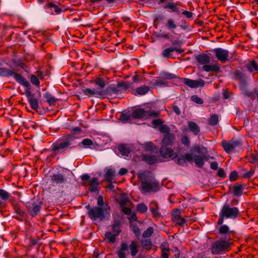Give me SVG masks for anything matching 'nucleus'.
<instances>
[{
  "label": "nucleus",
  "mask_w": 258,
  "mask_h": 258,
  "mask_svg": "<svg viewBox=\"0 0 258 258\" xmlns=\"http://www.w3.org/2000/svg\"><path fill=\"white\" fill-rule=\"evenodd\" d=\"M202 68L205 71L207 72H218L220 70L219 67L216 64H212V65L206 64L205 65L203 66Z\"/></svg>",
  "instance_id": "393cba45"
},
{
  "label": "nucleus",
  "mask_w": 258,
  "mask_h": 258,
  "mask_svg": "<svg viewBox=\"0 0 258 258\" xmlns=\"http://www.w3.org/2000/svg\"><path fill=\"white\" fill-rule=\"evenodd\" d=\"M141 188L145 192H156L158 190L159 186L158 182L155 180L143 179Z\"/></svg>",
  "instance_id": "423d86ee"
},
{
  "label": "nucleus",
  "mask_w": 258,
  "mask_h": 258,
  "mask_svg": "<svg viewBox=\"0 0 258 258\" xmlns=\"http://www.w3.org/2000/svg\"><path fill=\"white\" fill-rule=\"evenodd\" d=\"M81 144L87 148L93 145V142L91 139L87 138L83 140L80 145Z\"/></svg>",
  "instance_id": "de8ad7c7"
},
{
  "label": "nucleus",
  "mask_w": 258,
  "mask_h": 258,
  "mask_svg": "<svg viewBox=\"0 0 258 258\" xmlns=\"http://www.w3.org/2000/svg\"><path fill=\"white\" fill-rule=\"evenodd\" d=\"M129 84L126 83H119L117 85V87L115 88L114 90L116 92L120 91H125L128 89Z\"/></svg>",
  "instance_id": "79ce46f5"
},
{
  "label": "nucleus",
  "mask_w": 258,
  "mask_h": 258,
  "mask_svg": "<svg viewBox=\"0 0 258 258\" xmlns=\"http://www.w3.org/2000/svg\"><path fill=\"white\" fill-rule=\"evenodd\" d=\"M51 180L54 184H61L66 182V178L60 173H56L53 174L51 176Z\"/></svg>",
  "instance_id": "f3484780"
},
{
  "label": "nucleus",
  "mask_w": 258,
  "mask_h": 258,
  "mask_svg": "<svg viewBox=\"0 0 258 258\" xmlns=\"http://www.w3.org/2000/svg\"><path fill=\"white\" fill-rule=\"evenodd\" d=\"M153 228L151 227H149L143 233V237L144 238H147L150 237L153 233Z\"/></svg>",
  "instance_id": "3c124183"
},
{
  "label": "nucleus",
  "mask_w": 258,
  "mask_h": 258,
  "mask_svg": "<svg viewBox=\"0 0 258 258\" xmlns=\"http://www.w3.org/2000/svg\"><path fill=\"white\" fill-rule=\"evenodd\" d=\"M26 206L31 214L34 216L39 212L41 208V203L38 200L31 199L26 204Z\"/></svg>",
  "instance_id": "6e6552de"
},
{
  "label": "nucleus",
  "mask_w": 258,
  "mask_h": 258,
  "mask_svg": "<svg viewBox=\"0 0 258 258\" xmlns=\"http://www.w3.org/2000/svg\"><path fill=\"white\" fill-rule=\"evenodd\" d=\"M236 76L238 77L240 82L239 86L241 88H244L246 86V77L245 75L241 72L236 73Z\"/></svg>",
  "instance_id": "bb28decb"
},
{
  "label": "nucleus",
  "mask_w": 258,
  "mask_h": 258,
  "mask_svg": "<svg viewBox=\"0 0 258 258\" xmlns=\"http://www.w3.org/2000/svg\"><path fill=\"white\" fill-rule=\"evenodd\" d=\"M230 232L229 227L226 225L221 226L219 229V232L221 234L227 235Z\"/></svg>",
  "instance_id": "37998d69"
},
{
  "label": "nucleus",
  "mask_w": 258,
  "mask_h": 258,
  "mask_svg": "<svg viewBox=\"0 0 258 258\" xmlns=\"http://www.w3.org/2000/svg\"><path fill=\"white\" fill-rule=\"evenodd\" d=\"M187 123L190 130L195 135H197L200 131V127L194 122L188 121Z\"/></svg>",
  "instance_id": "cd10ccee"
},
{
  "label": "nucleus",
  "mask_w": 258,
  "mask_h": 258,
  "mask_svg": "<svg viewBox=\"0 0 258 258\" xmlns=\"http://www.w3.org/2000/svg\"><path fill=\"white\" fill-rule=\"evenodd\" d=\"M73 138L72 136H68L58 141L52 146V150L56 154H62L72 145Z\"/></svg>",
  "instance_id": "20e7f679"
},
{
  "label": "nucleus",
  "mask_w": 258,
  "mask_h": 258,
  "mask_svg": "<svg viewBox=\"0 0 258 258\" xmlns=\"http://www.w3.org/2000/svg\"><path fill=\"white\" fill-rule=\"evenodd\" d=\"M10 198V194L2 189H0V206L5 204V202Z\"/></svg>",
  "instance_id": "5701e85b"
},
{
  "label": "nucleus",
  "mask_w": 258,
  "mask_h": 258,
  "mask_svg": "<svg viewBox=\"0 0 258 258\" xmlns=\"http://www.w3.org/2000/svg\"><path fill=\"white\" fill-rule=\"evenodd\" d=\"M181 212L179 209H175L172 212V220L174 222L180 217Z\"/></svg>",
  "instance_id": "c03bdc74"
},
{
  "label": "nucleus",
  "mask_w": 258,
  "mask_h": 258,
  "mask_svg": "<svg viewBox=\"0 0 258 258\" xmlns=\"http://www.w3.org/2000/svg\"><path fill=\"white\" fill-rule=\"evenodd\" d=\"M185 222V219L183 218H181V217H180L177 221L174 222L176 224L180 226H183Z\"/></svg>",
  "instance_id": "0e129e2a"
},
{
  "label": "nucleus",
  "mask_w": 258,
  "mask_h": 258,
  "mask_svg": "<svg viewBox=\"0 0 258 258\" xmlns=\"http://www.w3.org/2000/svg\"><path fill=\"white\" fill-rule=\"evenodd\" d=\"M213 157H210L209 155H194V160L195 164L200 167H202L205 163V160H208L210 158L212 159Z\"/></svg>",
  "instance_id": "4468645a"
},
{
  "label": "nucleus",
  "mask_w": 258,
  "mask_h": 258,
  "mask_svg": "<svg viewBox=\"0 0 258 258\" xmlns=\"http://www.w3.org/2000/svg\"><path fill=\"white\" fill-rule=\"evenodd\" d=\"M182 14L187 18H192L193 17V13L188 11H183Z\"/></svg>",
  "instance_id": "774afa93"
},
{
  "label": "nucleus",
  "mask_w": 258,
  "mask_h": 258,
  "mask_svg": "<svg viewBox=\"0 0 258 258\" xmlns=\"http://www.w3.org/2000/svg\"><path fill=\"white\" fill-rule=\"evenodd\" d=\"M120 222L119 221H115L112 225V229L113 232L116 235H118L120 232Z\"/></svg>",
  "instance_id": "a19ab883"
},
{
  "label": "nucleus",
  "mask_w": 258,
  "mask_h": 258,
  "mask_svg": "<svg viewBox=\"0 0 258 258\" xmlns=\"http://www.w3.org/2000/svg\"><path fill=\"white\" fill-rule=\"evenodd\" d=\"M119 204L121 207L128 206L131 204L130 200L125 195H122L119 202Z\"/></svg>",
  "instance_id": "c9c22d12"
},
{
  "label": "nucleus",
  "mask_w": 258,
  "mask_h": 258,
  "mask_svg": "<svg viewBox=\"0 0 258 258\" xmlns=\"http://www.w3.org/2000/svg\"><path fill=\"white\" fill-rule=\"evenodd\" d=\"M159 151L161 156L165 158H172L174 155L173 150L167 146H162Z\"/></svg>",
  "instance_id": "2eb2a0df"
},
{
  "label": "nucleus",
  "mask_w": 258,
  "mask_h": 258,
  "mask_svg": "<svg viewBox=\"0 0 258 258\" xmlns=\"http://www.w3.org/2000/svg\"><path fill=\"white\" fill-rule=\"evenodd\" d=\"M174 51L173 47H170L164 50L162 52V55L165 58H169L171 53Z\"/></svg>",
  "instance_id": "a18cd8bd"
},
{
  "label": "nucleus",
  "mask_w": 258,
  "mask_h": 258,
  "mask_svg": "<svg viewBox=\"0 0 258 258\" xmlns=\"http://www.w3.org/2000/svg\"><path fill=\"white\" fill-rule=\"evenodd\" d=\"M45 9L46 12L51 15L58 14L61 12V9L52 3H49L45 6Z\"/></svg>",
  "instance_id": "6ab92c4d"
},
{
  "label": "nucleus",
  "mask_w": 258,
  "mask_h": 258,
  "mask_svg": "<svg viewBox=\"0 0 258 258\" xmlns=\"http://www.w3.org/2000/svg\"><path fill=\"white\" fill-rule=\"evenodd\" d=\"M159 114V111H156L151 109L145 110L143 108H137L133 111L132 116L134 118L137 119H147L150 117H156Z\"/></svg>",
  "instance_id": "39448f33"
},
{
  "label": "nucleus",
  "mask_w": 258,
  "mask_h": 258,
  "mask_svg": "<svg viewBox=\"0 0 258 258\" xmlns=\"http://www.w3.org/2000/svg\"><path fill=\"white\" fill-rule=\"evenodd\" d=\"M95 84L99 86L101 88H103L105 87L104 81L101 78H98L95 81Z\"/></svg>",
  "instance_id": "4d7b16f0"
},
{
  "label": "nucleus",
  "mask_w": 258,
  "mask_h": 258,
  "mask_svg": "<svg viewBox=\"0 0 258 258\" xmlns=\"http://www.w3.org/2000/svg\"><path fill=\"white\" fill-rule=\"evenodd\" d=\"M165 9H169L172 12L178 13L180 11V8L178 4L176 3H170L165 5Z\"/></svg>",
  "instance_id": "a878e982"
},
{
  "label": "nucleus",
  "mask_w": 258,
  "mask_h": 258,
  "mask_svg": "<svg viewBox=\"0 0 258 258\" xmlns=\"http://www.w3.org/2000/svg\"><path fill=\"white\" fill-rule=\"evenodd\" d=\"M30 81L31 83L34 85H35L36 86H39L40 85V82L39 81V79L36 76L34 75L31 76Z\"/></svg>",
  "instance_id": "603ef678"
},
{
  "label": "nucleus",
  "mask_w": 258,
  "mask_h": 258,
  "mask_svg": "<svg viewBox=\"0 0 258 258\" xmlns=\"http://www.w3.org/2000/svg\"><path fill=\"white\" fill-rule=\"evenodd\" d=\"M159 205L156 202L152 201L150 204V210L154 218H157L160 216L161 214L159 212Z\"/></svg>",
  "instance_id": "aec40b11"
},
{
  "label": "nucleus",
  "mask_w": 258,
  "mask_h": 258,
  "mask_svg": "<svg viewBox=\"0 0 258 258\" xmlns=\"http://www.w3.org/2000/svg\"><path fill=\"white\" fill-rule=\"evenodd\" d=\"M213 51L215 53L216 58L221 62H225L228 58L229 51L221 48H216Z\"/></svg>",
  "instance_id": "1a4fd4ad"
},
{
  "label": "nucleus",
  "mask_w": 258,
  "mask_h": 258,
  "mask_svg": "<svg viewBox=\"0 0 258 258\" xmlns=\"http://www.w3.org/2000/svg\"><path fill=\"white\" fill-rule=\"evenodd\" d=\"M231 244V243L224 240L218 241L212 245V253L219 254L223 251L227 250Z\"/></svg>",
  "instance_id": "0eeeda50"
},
{
  "label": "nucleus",
  "mask_w": 258,
  "mask_h": 258,
  "mask_svg": "<svg viewBox=\"0 0 258 258\" xmlns=\"http://www.w3.org/2000/svg\"><path fill=\"white\" fill-rule=\"evenodd\" d=\"M143 160L149 164H153L157 161V158L154 155L144 154Z\"/></svg>",
  "instance_id": "c756f323"
},
{
  "label": "nucleus",
  "mask_w": 258,
  "mask_h": 258,
  "mask_svg": "<svg viewBox=\"0 0 258 258\" xmlns=\"http://www.w3.org/2000/svg\"><path fill=\"white\" fill-rule=\"evenodd\" d=\"M118 150L122 156H127L131 153L130 147L125 145H121L118 147Z\"/></svg>",
  "instance_id": "c85d7f7f"
},
{
  "label": "nucleus",
  "mask_w": 258,
  "mask_h": 258,
  "mask_svg": "<svg viewBox=\"0 0 258 258\" xmlns=\"http://www.w3.org/2000/svg\"><path fill=\"white\" fill-rule=\"evenodd\" d=\"M14 74V70H10L8 68H0V76L3 77H11Z\"/></svg>",
  "instance_id": "7c9ffc66"
},
{
  "label": "nucleus",
  "mask_w": 258,
  "mask_h": 258,
  "mask_svg": "<svg viewBox=\"0 0 258 258\" xmlns=\"http://www.w3.org/2000/svg\"><path fill=\"white\" fill-rule=\"evenodd\" d=\"M254 174V171L250 170L243 174L242 177L245 178H248L251 177Z\"/></svg>",
  "instance_id": "69168bd1"
},
{
  "label": "nucleus",
  "mask_w": 258,
  "mask_h": 258,
  "mask_svg": "<svg viewBox=\"0 0 258 258\" xmlns=\"http://www.w3.org/2000/svg\"><path fill=\"white\" fill-rule=\"evenodd\" d=\"M44 97L50 105H53L56 101V99L48 93L44 94Z\"/></svg>",
  "instance_id": "58836bf2"
},
{
  "label": "nucleus",
  "mask_w": 258,
  "mask_h": 258,
  "mask_svg": "<svg viewBox=\"0 0 258 258\" xmlns=\"http://www.w3.org/2000/svg\"><path fill=\"white\" fill-rule=\"evenodd\" d=\"M115 175V171L112 168H107L106 169L105 173V179L110 182L113 179Z\"/></svg>",
  "instance_id": "2f4dec72"
},
{
  "label": "nucleus",
  "mask_w": 258,
  "mask_h": 258,
  "mask_svg": "<svg viewBox=\"0 0 258 258\" xmlns=\"http://www.w3.org/2000/svg\"><path fill=\"white\" fill-rule=\"evenodd\" d=\"M15 80L20 84L26 87V89H30V85L29 83L21 75L15 73L14 71L13 76Z\"/></svg>",
  "instance_id": "dca6fc26"
},
{
  "label": "nucleus",
  "mask_w": 258,
  "mask_h": 258,
  "mask_svg": "<svg viewBox=\"0 0 258 258\" xmlns=\"http://www.w3.org/2000/svg\"><path fill=\"white\" fill-rule=\"evenodd\" d=\"M194 150L196 153L202 155H209L207 148L204 146H196L194 147Z\"/></svg>",
  "instance_id": "72a5a7b5"
},
{
  "label": "nucleus",
  "mask_w": 258,
  "mask_h": 258,
  "mask_svg": "<svg viewBox=\"0 0 258 258\" xmlns=\"http://www.w3.org/2000/svg\"><path fill=\"white\" fill-rule=\"evenodd\" d=\"M159 131L160 132H161L162 133H164L165 134H170L169 133L170 129H169V127H168L166 125H162L160 127Z\"/></svg>",
  "instance_id": "6e6d98bb"
},
{
  "label": "nucleus",
  "mask_w": 258,
  "mask_h": 258,
  "mask_svg": "<svg viewBox=\"0 0 258 258\" xmlns=\"http://www.w3.org/2000/svg\"><path fill=\"white\" fill-rule=\"evenodd\" d=\"M143 146L144 149L147 151H150L153 149V145L151 142H146Z\"/></svg>",
  "instance_id": "bf43d9fd"
},
{
  "label": "nucleus",
  "mask_w": 258,
  "mask_h": 258,
  "mask_svg": "<svg viewBox=\"0 0 258 258\" xmlns=\"http://www.w3.org/2000/svg\"><path fill=\"white\" fill-rule=\"evenodd\" d=\"M183 82L184 84L192 88L203 87L205 84L204 81L202 80L197 81L187 78L183 79Z\"/></svg>",
  "instance_id": "ddd939ff"
},
{
  "label": "nucleus",
  "mask_w": 258,
  "mask_h": 258,
  "mask_svg": "<svg viewBox=\"0 0 258 258\" xmlns=\"http://www.w3.org/2000/svg\"><path fill=\"white\" fill-rule=\"evenodd\" d=\"M175 139V135L173 134H164L161 142L162 146H168L171 145Z\"/></svg>",
  "instance_id": "a211bd4d"
},
{
  "label": "nucleus",
  "mask_w": 258,
  "mask_h": 258,
  "mask_svg": "<svg viewBox=\"0 0 258 258\" xmlns=\"http://www.w3.org/2000/svg\"><path fill=\"white\" fill-rule=\"evenodd\" d=\"M181 143L187 146H188L190 144V141L188 138L185 136H182L181 138Z\"/></svg>",
  "instance_id": "13d9d810"
},
{
  "label": "nucleus",
  "mask_w": 258,
  "mask_h": 258,
  "mask_svg": "<svg viewBox=\"0 0 258 258\" xmlns=\"http://www.w3.org/2000/svg\"><path fill=\"white\" fill-rule=\"evenodd\" d=\"M138 243L136 241H132L129 245L126 242H122L116 253L118 258H126L128 249L130 248L131 255L135 256L138 252Z\"/></svg>",
  "instance_id": "7ed1b4c3"
},
{
  "label": "nucleus",
  "mask_w": 258,
  "mask_h": 258,
  "mask_svg": "<svg viewBox=\"0 0 258 258\" xmlns=\"http://www.w3.org/2000/svg\"><path fill=\"white\" fill-rule=\"evenodd\" d=\"M83 92L85 95H87L89 96H93L98 94L97 91L89 88H87L86 89L83 90Z\"/></svg>",
  "instance_id": "8fccbe9b"
},
{
  "label": "nucleus",
  "mask_w": 258,
  "mask_h": 258,
  "mask_svg": "<svg viewBox=\"0 0 258 258\" xmlns=\"http://www.w3.org/2000/svg\"><path fill=\"white\" fill-rule=\"evenodd\" d=\"M169 249L164 248L162 250L161 258H168L169 256Z\"/></svg>",
  "instance_id": "338daca9"
},
{
  "label": "nucleus",
  "mask_w": 258,
  "mask_h": 258,
  "mask_svg": "<svg viewBox=\"0 0 258 258\" xmlns=\"http://www.w3.org/2000/svg\"><path fill=\"white\" fill-rule=\"evenodd\" d=\"M99 184L98 179L97 177L92 178L89 181V189L91 192H95L98 190V185Z\"/></svg>",
  "instance_id": "4be33fe9"
},
{
  "label": "nucleus",
  "mask_w": 258,
  "mask_h": 258,
  "mask_svg": "<svg viewBox=\"0 0 258 258\" xmlns=\"http://www.w3.org/2000/svg\"><path fill=\"white\" fill-rule=\"evenodd\" d=\"M240 144L239 141L231 140L229 141L222 142V145L225 151L227 153L231 152L235 148Z\"/></svg>",
  "instance_id": "9b49d317"
},
{
  "label": "nucleus",
  "mask_w": 258,
  "mask_h": 258,
  "mask_svg": "<svg viewBox=\"0 0 258 258\" xmlns=\"http://www.w3.org/2000/svg\"><path fill=\"white\" fill-rule=\"evenodd\" d=\"M191 99L192 101L199 104H202L203 103V100L197 95L192 96L191 97Z\"/></svg>",
  "instance_id": "5fc2aeb1"
},
{
  "label": "nucleus",
  "mask_w": 258,
  "mask_h": 258,
  "mask_svg": "<svg viewBox=\"0 0 258 258\" xmlns=\"http://www.w3.org/2000/svg\"><path fill=\"white\" fill-rule=\"evenodd\" d=\"M164 26L172 34H175V31L177 29L179 25L174 19L172 18H169L166 20Z\"/></svg>",
  "instance_id": "f8f14e48"
},
{
  "label": "nucleus",
  "mask_w": 258,
  "mask_h": 258,
  "mask_svg": "<svg viewBox=\"0 0 258 258\" xmlns=\"http://www.w3.org/2000/svg\"><path fill=\"white\" fill-rule=\"evenodd\" d=\"M160 33L156 35V36L159 38H164L166 39H168L170 38V34L169 33H162V30H160Z\"/></svg>",
  "instance_id": "864d4df0"
},
{
  "label": "nucleus",
  "mask_w": 258,
  "mask_h": 258,
  "mask_svg": "<svg viewBox=\"0 0 258 258\" xmlns=\"http://www.w3.org/2000/svg\"><path fill=\"white\" fill-rule=\"evenodd\" d=\"M244 186L242 184H235L233 186V195L237 197H239L241 195Z\"/></svg>",
  "instance_id": "b1692460"
},
{
  "label": "nucleus",
  "mask_w": 258,
  "mask_h": 258,
  "mask_svg": "<svg viewBox=\"0 0 258 258\" xmlns=\"http://www.w3.org/2000/svg\"><path fill=\"white\" fill-rule=\"evenodd\" d=\"M136 209L140 213H145L148 210V207L144 203H141L137 205Z\"/></svg>",
  "instance_id": "4c0bfd02"
},
{
  "label": "nucleus",
  "mask_w": 258,
  "mask_h": 258,
  "mask_svg": "<svg viewBox=\"0 0 258 258\" xmlns=\"http://www.w3.org/2000/svg\"><path fill=\"white\" fill-rule=\"evenodd\" d=\"M238 174L236 171H233L229 175V179L231 181H235L237 179Z\"/></svg>",
  "instance_id": "e2e57ef3"
},
{
  "label": "nucleus",
  "mask_w": 258,
  "mask_h": 258,
  "mask_svg": "<svg viewBox=\"0 0 258 258\" xmlns=\"http://www.w3.org/2000/svg\"><path fill=\"white\" fill-rule=\"evenodd\" d=\"M239 216V211L237 207H231L229 204H225L219 213V218L217 222L221 225L225 219H235Z\"/></svg>",
  "instance_id": "f03ea898"
},
{
  "label": "nucleus",
  "mask_w": 258,
  "mask_h": 258,
  "mask_svg": "<svg viewBox=\"0 0 258 258\" xmlns=\"http://www.w3.org/2000/svg\"><path fill=\"white\" fill-rule=\"evenodd\" d=\"M197 61L202 65L208 64L210 61V56L206 54H201L196 57Z\"/></svg>",
  "instance_id": "412c9836"
},
{
  "label": "nucleus",
  "mask_w": 258,
  "mask_h": 258,
  "mask_svg": "<svg viewBox=\"0 0 258 258\" xmlns=\"http://www.w3.org/2000/svg\"><path fill=\"white\" fill-rule=\"evenodd\" d=\"M106 203H104L103 198L102 196H99L97 198L98 207H103Z\"/></svg>",
  "instance_id": "052dcab7"
},
{
  "label": "nucleus",
  "mask_w": 258,
  "mask_h": 258,
  "mask_svg": "<svg viewBox=\"0 0 258 258\" xmlns=\"http://www.w3.org/2000/svg\"><path fill=\"white\" fill-rule=\"evenodd\" d=\"M142 246L144 249L149 250L152 246V243L150 240H143L141 242Z\"/></svg>",
  "instance_id": "09e8293b"
},
{
  "label": "nucleus",
  "mask_w": 258,
  "mask_h": 258,
  "mask_svg": "<svg viewBox=\"0 0 258 258\" xmlns=\"http://www.w3.org/2000/svg\"><path fill=\"white\" fill-rule=\"evenodd\" d=\"M183 156L184 158L185 162H189L191 163L194 159V156L189 153L186 154Z\"/></svg>",
  "instance_id": "680f3d73"
},
{
  "label": "nucleus",
  "mask_w": 258,
  "mask_h": 258,
  "mask_svg": "<svg viewBox=\"0 0 258 258\" xmlns=\"http://www.w3.org/2000/svg\"><path fill=\"white\" fill-rule=\"evenodd\" d=\"M209 123L211 125H215L219 122V116L217 114H213L209 118Z\"/></svg>",
  "instance_id": "e433bc0d"
},
{
  "label": "nucleus",
  "mask_w": 258,
  "mask_h": 258,
  "mask_svg": "<svg viewBox=\"0 0 258 258\" xmlns=\"http://www.w3.org/2000/svg\"><path fill=\"white\" fill-rule=\"evenodd\" d=\"M116 235L114 234H112L111 232H108L105 234V238L110 242L114 243L115 241Z\"/></svg>",
  "instance_id": "49530a36"
},
{
  "label": "nucleus",
  "mask_w": 258,
  "mask_h": 258,
  "mask_svg": "<svg viewBox=\"0 0 258 258\" xmlns=\"http://www.w3.org/2000/svg\"><path fill=\"white\" fill-rule=\"evenodd\" d=\"M150 87L148 86H142L136 89V92L139 95H144L149 91Z\"/></svg>",
  "instance_id": "473e14b6"
},
{
  "label": "nucleus",
  "mask_w": 258,
  "mask_h": 258,
  "mask_svg": "<svg viewBox=\"0 0 258 258\" xmlns=\"http://www.w3.org/2000/svg\"><path fill=\"white\" fill-rule=\"evenodd\" d=\"M246 68L247 71L250 72H252L253 71H258V65L254 61H252L250 63H247L246 66Z\"/></svg>",
  "instance_id": "f704fd0d"
},
{
  "label": "nucleus",
  "mask_w": 258,
  "mask_h": 258,
  "mask_svg": "<svg viewBox=\"0 0 258 258\" xmlns=\"http://www.w3.org/2000/svg\"><path fill=\"white\" fill-rule=\"evenodd\" d=\"M25 94L28 98L31 108L34 110H37L39 108L38 101L35 97L34 94L31 92L30 89H26Z\"/></svg>",
  "instance_id": "9d476101"
},
{
  "label": "nucleus",
  "mask_w": 258,
  "mask_h": 258,
  "mask_svg": "<svg viewBox=\"0 0 258 258\" xmlns=\"http://www.w3.org/2000/svg\"><path fill=\"white\" fill-rule=\"evenodd\" d=\"M119 120L123 123L128 122L131 121V117L129 114L122 112L119 117Z\"/></svg>",
  "instance_id": "ea45409f"
},
{
  "label": "nucleus",
  "mask_w": 258,
  "mask_h": 258,
  "mask_svg": "<svg viewBox=\"0 0 258 258\" xmlns=\"http://www.w3.org/2000/svg\"><path fill=\"white\" fill-rule=\"evenodd\" d=\"M86 208L88 209V216L92 220L99 219L102 220L110 216V208L107 203L103 207H94L90 208V206L88 205Z\"/></svg>",
  "instance_id": "f257e3e1"
}]
</instances>
